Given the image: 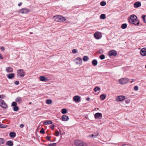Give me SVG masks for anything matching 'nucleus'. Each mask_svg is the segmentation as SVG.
Segmentation results:
<instances>
[{"mask_svg": "<svg viewBox=\"0 0 146 146\" xmlns=\"http://www.w3.org/2000/svg\"><path fill=\"white\" fill-rule=\"evenodd\" d=\"M137 19V17L136 15H131L129 21L130 23L138 26L139 24V22Z\"/></svg>", "mask_w": 146, "mask_h": 146, "instance_id": "nucleus-1", "label": "nucleus"}, {"mask_svg": "<svg viewBox=\"0 0 146 146\" xmlns=\"http://www.w3.org/2000/svg\"><path fill=\"white\" fill-rule=\"evenodd\" d=\"M17 75L18 77L19 78H22L25 75V71L22 69H19L17 70Z\"/></svg>", "mask_w": 146, "mask_h": 146, "instance_id": "nucleus-2", "label": "nucleus"}, {"mask_svg": "<svg viewBox=\"0 0 146 146\" xmlns=\"http://www.w3.org/2000/svg\"><path fill=\"white\" fill-rule=\"evenodd\" d=\"M53 19L55 21L58 22H63L66 20V19L64 17L60 15L54 16L53 17Z\"/></svg>", "mask_w": 146, "mask_h": 146, "instance_id": "nucleus-3", "label": "nucleus"}, {"mask_svg": "<svg viewBox=\"0 0 146 146\" xmlns=\"http://www.w3.org/2000/svg\"><path fill=\"white\" fill-rule=\"evenodd\" d=\"M75 145L76 146H86V143L82 142L81 140H76L74 142Z\"/></svg>", "mask_w": 146, "mask_h": 146, "instance_id": "nucleus-4", "label": "nucleus"}, {"mask_svg": "<svg viewBox=\"0 0 146 146\" xmlns=\"http://www.w3.org/2000/svg\"><path fill=\"white\" fill-rule=\"evenodd\" d=\"M94 38L97 40L101 39L102 37V34L100 32L97 31L94 33Z\"/></svg>", "mask_w": 146, "mask_h": 146, "instance_id": "nucleus-5", "label": "nucleus"}, {"mask_svg": "<svg viewBox=\"0 0 146 146\" xmlns=\"http://www.w3.org/2000/svg\"><path fill=\"white\" fill-rule=\"evenodd\" d=\"M30 12L29 10L27 8H22L18 10L17 12L22 14H26Z\"/></svg>", "mask_w": 146, "mask_h": 146, "instance_id": "nucleus-6", "label": "nucleus"}, {"mask_svg": "<svg viewBox=\"0 0 146 146\" xmlns=\"http://www.w3.org/2000/svg\"><path fill=\"white\" fill-rule=\"evenodd\" d=\"M73 61L77 65L81 64L82 63V59L81 58L78 57L75 58Z\"/></svg>", "mask_w": 146, "mask_h": 146, "instance_id": "nucleus-7", "label": "nucleus"}, {"mask_svg": "<svg viewBox=\"0 0 146 146\" xmlns=\"http://www.w3.org/2000/svg\"><path fill=\"white\" fill-rule=\"evenodd\" d=\"M73 100L76 103H79L81 101V97L79 96H75L73 97Z\"/></svg>", "mask_w": 146, "mask_h": 146, "instance_id": "nucleus-8", "label": "nucleus"}, {"mask_svg": "<svg viewBox=\"0 0 146 146\" xmlns=\"http://www.w3.org/2000/svg\"><path fill=\"white\" fill-rule=\"evenodd\" d=\"M0 106L3 108H6L7 106L5 102L2 100H0Z\"/></svg>", "mask_w": 146, "mask_h": 146, "instance_id": "nucleus-9", "label": "nucleus"}, {"mask_svg": "<svg viewBox=\"0 0 146 146\" xmlns=\"http://www.w3.org/2000/svg\"><path fill=\"white\" fill-rule=\"evenodd\" d=\"M128 81L127 78H122L120 79L119 80V84H126Z\"/></svg>", "mask_w": 146, "mask_h": 146, "instance_id": "nucleus-10", "label": "nucleus"}, {"mask_svg": "<svg viewBox=\"0 0 146 146\" xmlns=\"http://www.w3.org/2000/svg\"><path fill=\"white\" fill-rule=\"evenodd\" d=\"M109 55L111 56H115L117 55L116 51L114 50H111L109 52Z\"/></svg>", "mask_w": 146, "mask_h": 146, "instance_id": "nucleus-11", "label": "nucleus"}, {"mask_svg": "<svg viewBox=\"0 0 146 146\" xmlns=\"http://www.w3.org/2000/svg\"><path fill=\"white\" fill-rule=\"evenodd\" d=\"M125 96H119L116 97L115 100L118 102H120L125 99Z\"/></svg>", "mask_w": 146, "mask_h": 146, "instance_id": "nucleus-12", "label": "nucleus"}, {"mask_svg": "<svg viewBox=\"0 0 146 146\" xmlns=\"http://www.w3.org/2000/svg\"><path fill=\"white\" fill-rule=\"evenodd\" d=\"M17 103L15 102H13L12 103L11 106L13 107V110L14 111H17L19 110L18 107L17 106Z\"/></svg>", "mask_w": 146, "mask_h": 146, "instance_id": "nucleus-13", "label": "nucleus"}, {"mask_svg": "<svg viewBox=\"0 0 146 146\" xmlns=\"http://www.w3.org/2000/svg\"><path fill=\"white\" fill-rule=\"evenodd\" d=\"M39 79L40 81L42 82H46L48 80V77L43 76L39 77Z\"/></svg>", "mask_w": 146, "mask_h": 146, "instance_id": "nucleus-14", "label": "nucleus"}, {"mask_svg": "<svg viewBox=\"0 0 146 146\" xmlns=\"http://www.w3.org/2000/svg\"><path fill=\"white\" fill-rule=\"evenodd\" d=\"M140 53L142 56H146V48H142L140 51Z\"/></svg>", "mask_w": 146, "mask_h": 146, "instance_id": "nucleus-15", "label": "nucleus"}, {"mask_svg": "<svg viewBox=\"0 0 146 146\" xmlns=\"http://www.w3.org/2000/svg\"><path fill=\"white\" fill-rule=\"evenodd\" d=\"M15 74L14 73H10L7 74V78L10 79H12L14 78Z\"/></svg>", "mask_w": 146, "mask_h": 146, "instance_id": "nucleus-16", "label": "nucleus"}, {"mask_svg": "<svg viewBox=\"0 0 146 146\" xmlns=\"http://www.w3.org/2000/svg\"><path fill=\"white\" fill-rule=\"evenodd\" d=\"M5 71L7 73L12 72H13V69L11 67H8L6 68Z\"/></svg>", "mask_w": 146, "mask_h": 146, "instance_id": "nucleus-17", "label": "nucleus"}, {"mask_svg": "<svg viewBox=\"0 0 146 146\" xmlns=\"http://www.w3.org/2000/svg\"><path fill=\"white\" fill-rule=\"evenodd\" d=\"M94 117L96 119L99 117H102V114L98 112L96 113L94 115Z\"/></svg>", "mask_w": 146, "mask_h": 146, "instance_id": "nucleus-18", "label": "nucleus"}, {"mask_svg": "<svg viewBox=\"0 0 146 146\" xmlns=\"http://www.w3.org/2000/svg\"><path fill=\"white\" fill-rule=\"evenodd\" d=\"M61 119L62 121H67L69 119V117L67 115H63Z\"/></svg>", "mask_w": 146, "mask_h": 146, "instance_id": "nucleus-19", "label": "nucleus"}, {"mask_svg": "<svg viewBox=\"0 0 146 146\" xmlns=\"http://www.w3.org/2000/svg\"><path fill=\"white\" fill-rule=\"evenodd\" d=\"M141 6V3L139 2H136L134 4V7L135 8H138Z\"/></svg>", "mask_w": 146, "mask_h": 146, "instance_id": "nucleus-20", "label": "nucleus"}, {"mask_svg": "<svg viewBox=\"0 0 146 146\" xmlns=\"http://www.w3.org/2000/svg\"><path fill=\"white\" fill-rule=\"evenodd\" d=\"M52 122L50 120H47L45 121L43 124L44 125L51 124L52 123Z\"/></svg>", "mask_w": 146, "mask_h": 146, "instance_id": "nucleus-21", "label": "nucleus"}, {"mask_svg": "<svg viewBox=\"0 0 146 146\" xmlns=\"http://www.w3.org/2000/svg\"><path fill=\"white\" fill-rule=\"evenodd\" d=\"M22 101V99L20 97H19L17 98L16 100H15V101L16 102H17L19 103H20Z\"/></svg>", "mask_w": 146, "mask_h": 146, "instance_id": "nucleus-22", "label": "nucleus"}, {"mask_svg": "<svg viewBox=\"0 0 146 146\" xmlns=\"http://www.w3.org/2000/svg\"><path fill=\"white\" fill-rule=\"evenodd\" d=\"M9 135L11 137L14 138L16 136V134L15 133L11 132L9 133Z\"/></svg>", "mask_w": 146, "mask_h": 146, "instance_id": "nucleus-23", "label": "nucleus"}, {"mask_svg": "<svg viewBox=\"0 0 146 146\" xmlns=\"http://www.w3.org/2000/svg\"><path fill=\"white\" fill-rule=\"evenodd\" d=\"M6 145L9 146H13V142L11 141H9L7 142Z\"/></svg>", "mask_w": 146, "mask_h": 146, "instance_id": "nucleus-24", "label": "nucleus"}, {"mask_svg": "<svg viewBox=\"0 0 146 146\" xmlns=\"http://www.w3.org/2000/svg\"><path fill=\"white\" fill-rule=\"evenodd\" d=\"M106 97V95L105 94H102L100 96V98L102 100H104Z\"/></svg>", "mask_w": 146, "mask_h": 146, "instance_id": "nucleus-25", "label": "nucleus"}, {"mask_svg": "<svg viewBox=\"0 0 146 146\" xmlns=\"http://www.w3.org/2000/svg\"><path fill=\"white\" fill-rule=\"evenodd\" d=\"M92 63L94 66H96L98 64V62L96 60H94L92 61Z\"/></svg>", "mask_w": 146, "mask_h": 146, "instance_id": "nucleus-26", "label": "nucleus"}, {"mask_svg": "<svg viewBox=\"0 0 146 146\" xmlns=\"http://www.w3.org/2000/svg\"><path fill=\"white\" fill-rule=\"evenodd\" d=\"M67 111V110L66 108H64L62 110L61 113L63 114H66Z\"/></svg>", "mask_w": 146, "mask_h": 146, "instance_id": "nucleus-27", "label": "nucleus"}, {"mask_svg": "<svg viewBox=\"0 0 146 146\" xmlns=\"http://www.w3.org/2000/svg\"><path fill=\"white\" fill-rule=\"evenodd\" d=\"M89 58L87 56H84L83 57V59L84 61H87Z\"/></svg>", "mask_w": 146, "mask_h": 146, "instance_id": "nucleus-28", "label": "nucleus"}, {"mask_svg": "<svg viewBox=\"0 0 146 146\" xmlns=\"http://www.w3.org/2000/svg\"><path fill=\"white\" fill-rule=\"evenodd\" d=\"M46 102L47 104L49 105L52 103V101L50 100L47 99L46 100Z\"/></svg>", "mask_w": 146, "mask_h": 146, "instance_id": "nucleus-29", "label": "nucleus"}, {"mask_svg": "<svg viewBox=\"0 0 146 146\" xmlns=\"http://www.w3.org/2000/svg\"><path fill=\"white\" fill-rule=\"evenodd\" d=\"M127 25L126 24L124 23L121 26V28L122 29H124L127 28Z\"/></svg>", "mask_w": 146, "mask_h": 146, "instance_id": "nucleus-30", "label": "nucleus"}, {"mask_svg": "<svg viewBox=\"0 0 146 146\" xmlns=\"http://www.w3.org/2000/svg\"><path fill=\"white\" fill-rule=\"evenodd\" d=\"M100 89L98 86H96L95 88L94 89V91L95 92H97L100 90Z\"/></svg>", "mask_w": 146, "mask_h": 146, "instance_id": "nucleus-31", "label": "nucleus"}, {"mask_svg": "<svg viewBox=\"0 0 146 146\" xmlns=\"http://www.w3.org/2000/svg\"><path fill=\"white\" fill-rule=\"evenodd\" d=\"M145 17H146V15H143L141 16V17H142V19H143V21L145 23H146V21L145 19Z\"/></svg>", "mask_w": 146, "mask_h": 146, "instance_id": "nucleus-32", "label": "nucleus"}, {"mask_svg": "<svg viewBox=\"0 0 146 146\" xmlns=\"http://www.w3.org/2000/svg\"><path fill=\"white\" fill-rule=\"evenodd\" d=\"M100 18L101 19H104L106 18V15L105 14H102L100 16Z\"/></svg>", "mask_w": 146, "mask_h": 146, "instance_id": "nucleus-33", "label": "nucleus"}, {"mask_svg": "<svg viewBox=\"0 0 146 146\" xmlns=\"http://www.w3.org/2000/svg\"><path fill=\"white\" fill-rule=\"evenodd\" d=\"M98 136V134H95L94 135V134H92L91 135H90L89 136L90 137H96L97 136Z\"/></svg>", "mask_w": 146, "mask_h": 146, "instance_id": "nucleus-34", "label": "nucleus"}, {"mask_svg": "<svg viewBox=\"0 0 146 146\" xmlns=\"http://www.w3.org/2000/svg\"><path fill=\"white\" fill-rule=\"evenodd\" d=\"M5 142V140L3 138H0V145L3 143Z\"/></svg>", "mask_w": 146, "mask_h": 146, "instance_id": "nucleus-35", "label": "nucleus"}, {"mask_svg": "<svg viewBox=\"0 0 146 146\" xmlns=\"http://www.w3.org/2000/svg\"><path fill=\"white\" fill-rule=\"evenodd\" d=\"M7 127V125H4L3 124L0 123V128H6Z\"/></svg>", "mask_w": 146, "mask_h": 146, "instance_id": "nucleus-36", "label": "nucleus"}, {"mask_svg": "<svg viewBox=\"0 0 146 146\" xmlns=\"http://www.w3.org/2000/svg\"><path fill=\"white\" fill-rule=\"evenodd\" d=\"M106 4V3L104 1H102L100 3V5L102 6H104Z\"/></svg>", "mask_w": 146, "mask_h": 146, "instance_id": "nucleus-37", "label": "nucleus"}, {"mask_svg": "<svg viewBox=\"0 0 146 146\" xmlns=\"http://www.w3.org/2000/svg\"><path fill=\"white\" fill-rule=\"evenodd\" d=\"M99 57L101 59L103 60L105 58V56L104 54H102Z\"/></svg>", "mask_w": 146, "mask_h": 146, "instance_id": "nucleus-38", "label": "nucleus"}, {"mask_svg": "<svg viewBox=\"0 0 146 146\" xmlns=\"http://www.w3.org/2000/svg\"><path fill=\"white\" fill-rule=\"evenodd\" d=\"M56 143H50L48 145V146H56Z\"/></svg>", "mask_w": 146, "mask_h": 146, "instance_id": "nucleus-39", "label": "nucleus"}, {"mask_svg": "<svg viewBox=\"0 0 146 146\" xmlns=\"http://www.w3.org/2000/svg\"><path fill=\"white\" fill-rule=\"evenodd\" d=\"M134 89L135 91H137L138 90L139 87L137 86H135L134 87Z\"/></svg>", "mask_w": 146, "mask_h": 146, "instance_id": "nucleus-40", "label": "nucleus"}, {"mask_svg": "<svg viewBox=\"0 0 146 146\" xmlns=\"http://www.w3.org/2000/svg\"><path fill=\"white\" fill-rule=\"evenodd\" d=\"M40 132L41 133H42V134H44L45 132L44 131V129L43 128H42L41 130L40 131Z\"/></svg>", "mask_w": 146, "mask_h": 146, "instance_id": "nucleus-41", "label": "nucleus"}, {"mask_svg": "<svg viewBox=\"0 0 146 146\" xmlns=\"http://www.w3.org/2000/svg\"><path fill=\"white\" fill-rule=\"evenodd\" d=\"M55 135L56 136H58L59 135V133L58 131H56L55 132Z\"/></svg>", "mask_w": 146, "mask_h": 146, "instance_id": "nucleus-42", "label": "nucleus"}, {"mask_svg": "<svg viewBox=\"0 0 146 146\" xmlns=\"http://www.w3.org/2000/svg\"><path fill=\"white\" fill-rule=\"evenodd\" d=\"M72 52L73 53H76L77 52V50L76 49H73L72 50Z\"/></svg>", "mask_w": 146, "mask_h": 146, "instance_id": "nucleus-43", "label": "nucleus"}, {"mask_svg": "<svg viewBox=\"0 0 146 146\" xmlns=\"http://www.w3.org/2000/svg\"><path fill=\"white\" fill-rule=\"evenodd\" d=\"M5 97V96L4 95H0V98L1 99L4 98Z\"/></svg>", "mask_w": 146, "mask_h": 146, "instance_id": "nucleus-44", "label": "nucleus"}, {"mask_svg": "<svg viewBox=\"0 0 146 146\" xmlns=\"http://www.w3.org/2000/svg\"><path fill=\"white\" fill-rule=\"evenodd\" d=\"M50 137L49 136H47L46 137V138L48 140H49L50 139Z\"/></svg>", "mask_w": 146, "mask_h": 146, "instance_id": "nucleus-45", "label": "nucleus"}, {"mask_svg": "<svg viewBox=\"0 0 146 146\" xmlns=\"http://www.w3.org/2000/svg\"><path fill=\"white\" fill-rule=\"evenodd\" d=\"M15 84L16 85H18L19 84V82L18 81H16L15 82Z\"/></svg>", "mask_w": 146, "mask_h": 146, "instance_id": "nucleus-46", "label": "nucleus"}, {"mask_svg": "<svg viewBox=\"0 0 146 146\" xmlns=\"http://www.w3.org/2000/svg\"><path fill=\"white\" fill-rule=\"evenodd\" d=\"M24 125L23 124H21L20 125V127L21 128H23V127H24Z\"/></svg>", "mask_w": 146, "mask_h": 146, "instance_id": "nucleus-47", "label": "nucleus"}, {"mask_svg": "<svg viewBox=\"0 0 146 146\" xmlns=\"http://www.w3.org/2000/svg\"><path fill=\"white\" fill-rule=\"evenodd\" d=\"M0 49L2 50H5V48L3 46H1L0 47Z\"/></svg>", "mask_w": 146, "mask_h": 146, "instance_id": "nucleus-48", "label": "nucleus"}, {"mask_svg": "<svg viewBox=\"0 0 146 146\" xmlns=\"http://www.w3.org/2000/svg\"><path fill=\"white\" fill-rule=\"evenodd\" d=\"M0 59H3V56H2L1 54L0 53Z\"/></svg>", "mask_w": 146, "mask_h": 146, "instance_id": "nucleus-49", "label": "nucleus"}, {"mask_svg": "<svg viewBox=\"0 0 146 146\" xmlns=\"http://www.w3.org/2000/svg\"><path fill=\"white\" fill-rule=\"evenodd\" d=\"M54 125H53L52 126H51L50 127V128L52 129L53 130L54 129Z\"/></svg>", "mask_w": 146, "mask_h": 146, "instance_id": "nucleus-50", "label": "nucleus"}, {"mask_svg": "<svg viewBox=\"0 0 146 146\" xmlns=\"http://www.w3.org/2000/svg\"><path fill=\"white\" fill-rule=\"evenodd\" d=\"M90 98H87L86 99V100L87 101H88L90 100Z\"/></svg>", "mask_w": 146, "mask_h": 146, "instance_id": "nucleus-51", "label": "nucleus"}, {"mask_svg": "<svg viewBox=\"0 0 146 146\" xmlns=\"http://www.w3.org/2000/svg\"><path fill=\"white\" fill-rule=\"evenodd\" d=\"M22 5V3H20L18 4V5L19 6H21Z\"/></svg>", "mask_w": 146, "mask_h": 146, "instance_id": "nucleus-52", "label": "nucleus"}, {"mask_svg": "<svg viewBox=\"0 0 146 146\" xmlns=\"http://www.w3.org/2000/svg\"><path fill=\"white\" fill-rule=\"evenodd\" d=\"M31 104V102H30V103H29V104Z\"/></svg>", "mask_w": 146, "mask_h": 146, "instance_id": "nucleus-53", "label": "nucleus"}, {"mask_svg": "<svg viewBox=\"0 0 146 146\" xmlns=\"http://www.w3.org/2000/svg\"><path fill=\"white\" fill-rule=\"evenodd\" d=\"M145 68H146V65L145 66Z\"/></svg>", "mask_w": 146, "mask_h": 146, "instance_id": "nucleus-54", "label": "nucleus"}, {"mask_svg": "<svg viewBox=\"0 0 146 146\" xmlns=\"http://www.w3.org/2000/svg\"><path fill=\"white\" fill-rule=\"evenodd\" d=\"M130 82H131V83H132V81H131Z\"/></svg>", "mask_w": 146, "mask_h": 146, "instance_id": "nucleus-55", "label": "nucleus"}, {"mask_svg": "<svg viewBox=\"0 0 146 146\" xmlns=\"http://www.w3.org/2000/svg\"><path fill=\"white\" fill-rule=\"evenodd\" d=\"M100 51H101V50H100Z\"/></svg>", "mask_w": 146, "mask_h": 146, "instance_id": "nucleus-56", "label": "nucleus"}, {"mask_svg": "<svg viewBox=\"0 0 146 146\" xmlns=\"http://www.w3.org/2000/svg\"><path fill=\"white\" fill-rule=\"evenodd\" d=\"M17 146H20V145H17Z\"/></svg>", "mask_w": 146, "mask_h": 146, "instance_id": "nucleus-57", "label": "nucleus"}]
</instances>
